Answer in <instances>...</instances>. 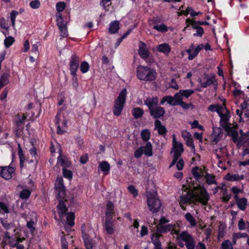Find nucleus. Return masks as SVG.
Masks as SVG:
<instances>
[{"label": "nucleus", "mask_w": 249, "mask_h": 249, "mask_svg": "<svg viewBox=\"0 0 249 249\" xmlns=\"http://www.w3.org/2000/svg\"><path fill=\"white\" fill-rule=\"evenodd\" d=\"M194 189L191 191L185 190L180 196V205L181 208L185 210V208L183 206L188 203L194 204L200 203L202 205H207L210 199V196L206 190L201 185H197L193 187Z\"/></svg>", "instance_id": "nucleus-1"}, {"label": "nucleus", "mask_w": 249, "mask_h": 249, "mask_svg": "<svg viewBox=\"0 0 249 249\" xmlns=\"http://www.w3.org/2000/svg\"><path fill=\"white\" fill-rule=\"evenodd\" d=\"M55 189L57 194L58 197L61 198L59 200V203L57 206V211L60 220L64 224V220L63 217L65 215L68 209L63 201V199L65 196V190L62 178H57L55 183Z\"/></svg>", "instance_id": "nucleus-2"}, {"label": "nucleus", "mask_w": 249, "mask_h": 249, "mask_svg": "<svg viewBox=\"0 0 249 249\" xmlns=\"http://www.w3.org/2000/svg\"><path fill=\"white\" fill-rule=\"evenodd\" d=\"M179 246L183 248L185 245L187 249H195L196 242L194 237L187 231H183L177 235Z\"/></svg>", "instance_id": "nucleus-3"}, {"label": "nucleus", "mask_w": 249, "mask_h": 249, "mask_svg": "<svg viewBox=\"0 0 249 249\" xmlns=\"http://www.w3.org/2000/svg\"><path fill=\"white\" fill-rule=\"evenodd\" d=\"M137 75L141 80L153 81L156 78L157 72L148 67L139 66L137 69Z\"/></svg>", "instance_id": "nucleus-4"}, {"label": "nucleus", "mask_w": 249, "mask_h": 249, "mask_svg": "<svg viewBox=\"0 0 249 249\" xmlns=\"http://www.w3.org/2000/svg\"><path fill=\"white\" fill-rule=\"evenodd\" d=\"M126 95L127 90L124 89L121 91L115 100L113 110L114 115L118 116L121 115L125 103Z\"/></svg>", "instance_id": "nucleus-5"}, {"label": "nucleus", "mask_w": 249, "mask_h": 249, "mask_svg": "<svg viewBox=\"0 0 249 249\" xmlns=\"http://www.w3.org/2000/svg\"><path fill=\"white\" fill-rule=\"evenodd\" d=\"M220 118V125L228 133H229L231 129V125L229 123V120L231 117L229 111L227 109L226 106L222 107L221 111L218 114Z\"/></svg>", "instance_id": "nucleus-6"}, {"label": "nucleus", "mask_w": 249, "mask_h": 249, "mask_svg": "<svg viewBox=\"0 0 249 249\" xmlns=\"http://www.w3.org/2000/svg\"><path fill=\"white\" fill-rule=\"evenodd\" d=\"M173 146L172 152L173 153V160L170 167L174 165L184 151L183 144L181 142L177 141L175 134L173 135Z\"/></svg>", "instance_id": "nucleus-7"}, {"label": "nucleus", "mask_w": 249, "mask_h": 249, "mask_svg": "<svg viewBox=\"0 0 249 249\" xmlns=\"http://www.w3.org/2000/svg\"><path fill=\"white\" fill-rule=\"evenodd\" d=\"M147 202L148 209L152 212H157L161 206L160 201L157 197L156 193H149L147 195Z\"/></svg>", "instance_id": "nucleus-8"}, {"label": "nucleus", "mask_w": 249, "mask_h": 249, "mask_svg": "<svg viewBox=\"0 0 249 249\" xmlns=\"http://www.w3.org/2000/svg\"><path fill=\"white\" fill-rule=\"evenodd\" d=\"M56 123L57 126V133L63 134L65 131V128L67 127V122L63 113L59 112L57 113L56 116Z\"/></svg>", "instance_id": "nucleus-9"}, {"label": "nucleus", "mask_w": 249, "mask_h": 249, "mask_svg": "<svg viewBox=\"0 0 249 249\" xmlns=\"http://www.w3.org/2000/svg\"><path fill=\"white\" fill-rule=\"evenodd\" d=\"M55 16L57 25L58 27L61 36L63 37H66L68 35L66 24L64 23L63 18L61 13H56Z\"/></svg>", "instance_id": "nucleus-10"}, {"label": "nucleus", "mask_w": 249, "mask_h": 249, "mask_svg": "<svg viewBox=\"0 0 249 249\" xmlns=\"http://www.w3.org/2000/svg\"><path fill=\"white\" fill-rule=\"evenodd\" d=\"M24 240V238H19L18 236H15L14 238H12L10 236L9 232L5 233L4 240L5 242H8L10 246L12 247L17 246L18 249H23L24 246L22 245H18L19 242H21Z\"/></svg>", "instance_id": "nucleus-11"}, {"label": "nucleus", "mask_w": 249, "mask_h": 249, "mask_svg": "<svg viewBox=\"0 0 249 249\" xmlns=\"http://www.w3.org/2000/svg\"><path fill=\"white\" fill-rule=\"evenodd\" d=\"M158 232H170L172 234H178L179 232V227L176 225H161L158 226L157 228Z\"/></svg>", "instance_id": "nucleus-12"}, {"label": "nucleus", "mask_w": 249, "mask_h": 249, "mask_svg": "<svg viewBox=\"0 0 249 249\" xmlns=\"http://www.w3.org/2000/svg\"><path fill=\"white\" fill-rule=\"evenodd\" d=\"M15 170V168L12 166L2 167L0 175L3 178L9 179L12 177V174L14 173Z\"/></svg>", "instance_id": "nucleus-13"}, {"label": "nucleus", "mask_w": 249, "mask_h": 249, "mask_svg": "<svg viewBox=\"0 0 249 249\" xmlns=\"http://www.w3.org/2000/svg\"><path fill=\"white\" fill-rule=\"evenodd\" d=\"M79 65V58L76 56H73L70 63L71 73L73 76L75 77L76 71Z\"/></svg>", "instance_id": "nucleus-14"}, {"label": "nucleus", "mask_w": 249, "mask_h": 249, "mask_svg": "<svg viewBox=\"0 0 249 249\" xmlns=\"http://www.w3.org/2000/svg\"><path fill=\"white\" fill-rule=\"evenodd\" d=\"M104 226L106 231L108 234H112L114 233L115 228L112 219L105 218Z\"/></svg>", "instance_id": "nucleus-15"}, {"label": "nucleus", "mask_w": 249, "mask_h": 249, "mask_svg": "<svg viewBox=\"0 0 249 249\" xmlns=\"http://www.w3.org/2000/svg\"><path fill=\"white\" fill-rule=\"evenodd\" d=\"M223 135L222 129L220 127H213V133L212 135V140L216 143L222 138Z\"/></svg>", "instance_id": "nucleus-16"}, {"label": "nucleus", "mask_w": 249, "mask_h": 249, "mask_svg": "<svg viewBox=\"0 0 249 249\" xmlns=\"http://www.w3.org/2000/svg\"><path fill=\"white\" fill-rule=\"evenodd\" d=\"M158 102V99L157 97L148 98L144 101V104L148 107L150 111L157 107L156 106Z\"/></svg>", "instance_id": "nucleus-17"}, {"label": "nucleus", "mask_w": 249, "mask_h": 249, "mask_svg": "<svg viewBox=\"0 0 249 249\" xmlns=\"http://www.w3.org/2000/svg\"><path fill=\"white\" fill-rule=\"evenodd\" d=\"M151 115L155 118L162 116L165 113L164 108L160 107H157L150 111Z\"/></svg>", "instance_id": "nucleus-18"}, {"label": "nucleus", "mask_w": 249, "mask_h": 249, "mask_svg": "<svg viewBox=\"0 0 249 249\" xmlns=\"http://www.w3.org/2000/svg\"><path fill=\"white\" fill-rule=\"evenodd\" d=\"M114 213V207L111 201L107 202V209L106 211L105 218L112 219L113 215Z\"/></svg>", "instance_id": "nucleus-19"}, {"label": "nucleus", "mask_w": 249, "mask_h": 249, "mask_svg": "<svg viewBox=\"0 0 249 249\" xmlns=\"http://www.w3.org/2000/svg\"><path fill=\"white\" fill-rule=\"evenodd\" d=\"M139 54L142 58H146L149 56V52L146 48L145 44L140 42L139 43Z\"/></svg>", "instance_id": "nucleus-20"}, {"label": "nucleus", "mask_w": 249, "mask_h": 249, "mask_svg": "<svg viewBox=\"0 0 249 249\" xmlns=\"http://www.w3.org/2000/svg\"><path fill=\"white\" fill-rule=\"evenodd\" d=\"M157 50L160 53H162L165 55H168L171 52V47L166 43L158 45L157 47Z\"/></svg>", "instance_id": "nucleus-21"}, {"label": "nucleus", "mask_w": 249, "mask_h": 249, "mask_svg": "<svg viewBox=\"0 0 249 249\" xmlns=\"http://www.w3.org/2000/svg\"><path fill=\"white\" fill-rule=\"evenodd\" d=\"M192 174L196 180H198L201 177H204L205 171L202 168L196 166L192 169Z\"/></svg>", "instance_id": "nucleus-22"}, {"label": "nucleus", "mask_w": 249, "mask_h": 249, "mask_svg": "<svg viewBox=\"0 0 249 249\" xmlns=\"http://www.w3.org/2000/svg\"><path fill=\"white\" fill-rule=\"evenodd\" d=\"M186 52L189 54L188 59L190 60L194 59L198 54L195 49V46L193 44H192L189 48L186 50Z\"/></svg>", "instance_id": "nucleus-23"}, {"label": "nucleus", "mask_w": 249, "mask_h": 249, "mask_svg": "<svg viewBox=\"0 0 249 249\" xmlns=\"http://www.w3.org/2000/svg\"><path fill=\"white\" fill-rule=\"evenodd\" d=\"M155 128L157 130L160 135H164L166 132V129L164 126L161 125L159 120H156L155 122Z\"/></svg>", "instance_id": "nucleus-24"}, {"label": "nucleus", "mask_w": 249, "mask_h": 249, "mask_svg": "<svg viewBox=\"0 0 249 249\" xmlns=\"http://www.w3.org/2000/svg\"><path fill=\"white\" fill-rule=\"evenodd\" d=\"M99 168L101 171H102L105 175H107L110 170V165L106 161H104L100 163Z\"/></svg>", "instance_id": "nucleus-25"}, {"label": "nucleus", "mask_w": 249, "mask_h": 249, "mask_svg": "<svg viewBox=\"0 0 249 249\" xmlns=\"http://www.w3.org/2000/svg\"><path fill=\"white\" fill-rule=\"evenodd\" d=\"M215 81L214 76H212L210 77H207L206 79V81L204 82L201 79L199 80V82L200 83L201 86L203 88H206L208 86H210L213 84L214 81Z\"/></svg>", "instance_id": "nucleus-26"}, {"label": "nucleus", "mask_w": 249, "mask_h": 249, "mask_svg": "<svg viewBox=\"0 0 249 249\" xmlns=\"http://www.w3.org/2000/svg\"><path fill=\"white\" fill-rule=\"evenodd\" d=\"M85 225H83L81 227L82 232L83 236L84 238L85 245L86 246L87 249H92V245L90 241H89V239H88L87 237H86V234L85 233Z\"/></svg>", "instance_id": "nucleus-27"}, {"label": "nucleus", "mask_w": 249, "mask_h": 249, "mask_svg": "<svg viewBox=\"0 0 249 249\" xmlns=\"http://www.w3.org/2000/svg\"><path fill=\"white\" fill-rule=\"evenodd\" d=\"M186 220L189 223L191 227H194L196 225L197 222L195 217L189 213L185 214Z\"/></svg>", "instance_id": "nucleus-28"}, {"label": "nucleus", "mask_w": 249, "mask_h": 249, "mask_svg": "<svg viewBox=\"0 0 249 249\" xmlns=\"http://www.w3.org/2000/svg\"><path fill=\"white\" fill-rule=\"evenodd\" d=\"M143 147V153L147 157H151L153 155L152 146L150 142H147Z\"/></svg>", "instance_id": "nucleus-29"}, {"label": "nucleus", "mask_w": 249, "mask_h": 249, "mask_svg": "<svg viewBox=\"0 0 249 249\" xmlns=\"http://www.w3.org/2000/svg\"><path fill=\"white\" fill-rule=\"evenodd\" d=\"M119 29V23L118 21L111 22L109 25V32L111 34L116 33Z\"/></svg>", "instance_id": "nucleus-30"}, {"label": "nucleus", "mask_w": 249, "mask_h": 249, "mask_svg": "<svg viewBox=\"0 0 249 249\" xmlns=\"http://www.w3.org/2000/svg\"><path fill=\"white\" fill-rule=\"evenodd\" d=\"M167 102L171 106H176L173 96H166L160 101V104L163 105L164 103Z\"/></svg>", "instance_id": "nucleus-31"}, {"label": "nucleus", "mask_w": 249, "mask_h": 249, "mask_svg": "<svg viewBox=\"0 0 249 249\" xmlns=\"http://www.w3.org/2000/svg\"><path fill=\"white\" fill-rule=\"evenodd\" d=\"M132 113L135 119H138L142 116L143 111L140 107H135L132 110Z\"/></svg>", "instance_id": "nucleus-32"}, {"label": "nucleus", "mask_w": 249, "mask_h": 249, "mask_svg": "<svg viewBox=\"0 0 249 249\" xmlns=\"http://www.w3.org/2000/svg\"><path fill=\"white\" fill-rule=\"evenodd\" d=\"M226 179L229 181H235V180H241L243 178V176H240L237 174H228L225 177Z\"/></svg>", "instance_id": "nucleus-33"}, {"label": "nucleus", "mask_w": 249, "mask_h": 249, "mask_svg": "<svg viewBox=\"0 0 249 249\" xmlns=\"http://www.w3.org/2000/svg\"><path fill=\"white\" fill-rule=\"evenodd\" d=\"M160 234L158 233H154L151 236V241L154 245V247L161 246L159 240Z\"/></svg>", "instance_id": "nucleus-34"}, {"label": "nucleus", "mask_w": 249, "mask_h": 249, "mask_svg": "<svg viewBox=\"0 0 249 249\" xmlns=\"http://www.w3.org/2000/svg\"><path fill=\"white\" fill-rule=\"evenodd\" d=\"M204 178L207 183L209 185L215 184L216 183L215 180V177L212 174L206 173L205 174Z\"/></svg>", "instance_id": "nucleus-35"}, {"label": "nucleus", "mask_w": 249, "mask_h": 249, "mask_svg": "<svg viewBox=\"0 0 249 249\" xmlns=\"http://www.w3.org/2000/svg\"><path fill=\"white\" fill-rule=\"evenodd\" d=\"M225 105L224 104L223 105H211L209 106L208 107V109L211 111H216L217 114L221 111V109L222 107H224Z\"/></svg>", "instance_id": "nucleus-36"}, {"label": "nucleus", "mask_w": 249, "mask_h": 249, "mask_svg": "<svg viewBox=\"0 0 249 249\" xmlns=\"http://www.w3.org/2000/svg\"><path fill=\"white\" fill-rule=\"evenodd\" d=\"M237 202V204L238 207L241 210H244L246 206L247 205V199L245 198H242L241 199H239L237 197V199H236Z\"/></svg>", "instance_id": "nucleus-37"}, {"label": "nucleus", "mask_w": 249, "mask_h": 249, "mask_svg": "<svg viewBox=\"0 0 249 249\" xmlns=\"http://www.w3.org/2000/svg\"><path fill=\"white\" fill-rule=\"evenodd\" d=\"M74 213L72 212L69 213L67 215V223L70 227L73 226L74 222Z\"/></svg>", "instance_id": "nucleus-38"}, {"label": "nucleus", "mask_w": 249, "mask_h": 249, "mask_svg": "<svg viewBox=\"0 0 249 249\" xmlns=\"http://www.w3.org/2000/svg\"><path fill=\"white\" fill-rule=\"evenodd\" d=\"M57 164L64 167H67L70 165L69 161L67 159H62L61 154L57 158Z\"/></svg>", "instance_id": "nucleus-39"}, {"label": "nucleus", "mask_w": 249, "mask_h": 249, "mask_svg": "<svg viewBox=\"0 0 249 249\" xmlns=\"http://www.w3.org/2000/svg\"><path fill=\"white\" fill-rule=\"evenodd\" d=\"M153 29L160 32H166L168 31L167 27L163 23L154 25L153 26Z\"/></svg>", "instance_id": "nucleus-40"}, {"label": "nucleus", "mask_w": 249, "mask_h": 249, "mask_svg": "<svg viewBox=\"0 0 249 249\" xmlns=\"http://www.w3.org/2000/svg\"><path fill=\"white\" fill-rule=\"evenodd\" d=\"M186 23L187 24L186 26L184 28V30H185L187 28L189 27V25H192V27L195 29H197V28L200 27L198 26L197 24L193 20L189 18H187L186 20Z\"/></svg>", "instance_id": "nucleus-41"}, {"label": "nucleus", "mask_w": 249, "mask_h": 249, "mask_svg": "<svg viewBox=\"0 0 249 249\" xmlns=\"http://www.w3.org/2000/svg\"><path fill=\"white\" fill-rule=\"evenodd\" d=\"M141 137L143 141H147L150 137V132L148 129L142 130L141 132Z\"/></svg>", "instance_id": "nucleus-42"}, {"label": "nucleus", "mask_w": 249, "mask_h": 249, "mask_svg": "<svg viewBox=\"0 0 249 249\" xmlns=\"http://www.w3.org/2000/svg\"><path fill=\"white\" fill-rule=\"evenodd\" d=\"M174 100L175 101V105H178L180 103H181L182 101V96L181 95L180 91L179 90L178 92L176 93L173 96Z\"/></svg>", "instance_id": "nucleus-43"}, {"label": "nucleus", "mask_w": 249, "mask_h": 249, "mask_svg": "<svg viewBox=\"0 0 249 249\" xmlns=\"http://www.w3.org/2000/svg\"><path fill=\"white\" fill-rule=\"evenodd\" d=\"M66 7V4L64 2L60 1L58 2L56 4V9L57 11V13H61L60 12L63 11Z\"/></svg>", "instance_id": "nucleus-44"}, {"label": "nucleus", "mask_w": 249, "mask_h": 249, "mask_svg": "<svg viewBox=\"0 0 249 249\" xmlns=\"http://www.w3.org/2000/svg\"><path fill=\"white\" fill-rule=\"evenodd\" d=\"M89 64L86 61H83L80 65V70L83 73L87 72L89 70Z\"/></svg>", "instance_id": "nucleus-45"}, {"label": "nucleus", "mask_w": 249, "mask_h": 249, "mask_svg": "<svg viewBox=\"0 0 249 249\" xmlns=\"http://www.w3.org/2000/svg\"><path fill=\"white\" fill-rule=\"evenodd\" d=\"M221 249H233L231 242L229 240L223 242L221 245Z\"/></svg>", "instance_id": "nucleus-46"}, {"label": "nucleus", "mask_w": 249, "mask_h": 249, "mask_svg": "<svg viewBox=\"0 0 249 249\" xmlns=\"http://www.w3.org/2000/svg\"><path fill=\"white\" fill-rule=\"evenodd\" d=\"M181 95L183 97L188 98L192 94L194 93V91L192 89L180 90Z\"/></svg>", "instance_id": "nucleus-47"}, {"label": "nucleus", "mask_w": 249, "mask_h": 249, "mask_svg": "<svg viewBox=\"0 0 249 249\" xmlns=\"http://www.w3.org/2000/svg\"><path fill=\"white\" fill-rule=\"evenodd\" d=\"M26 119V116L23 115L22 116H18L16 118L17 125L19 126L20 124L24 123Z\"/></svg>", "instance_id": "nucleus-48"}, {"label": "nucleus", "mask_w": 249, "mask_h": 249, "mask_svg": "<svg viewBox=\"0 0 249 249\" xmlns=\"http://www.w3.org/2000/svg\"><path fill=\"white\" fill-rule=\"evenodd\" d=\"M246 140L243 143L244 146L246 147L243 153L244 156L249 154V138H246Z\"/></svg>", "instance_id": "nucleus-49"}, {"label": "nucleus", "mask_w": 249, "mask_h": 249, "mask_svg": "<svg viewBox=\"0 0 249 249\" xmlns=\"http://www.w3.org/2000/svg\"><path fill=\"white\" fill-rule=\"evenodd\" d=\"M182 14L185 15L190 14L192 17H195L198 15L199 13L195 12L191 8H188L185 11H182Z\"/></svg>", "instance_id": "nucleus-50"}, {"label": "nucleus", "mask_w": 249, "mask_h": 249, "mask_svg": "<svg viewBox=\"0 0 249 249\" xmlns=\"http://www.w3.org/2000/svg\"><path fill=\"white\" fill-rule=\"evenodd\" d=\"M31 195V192L27 189L23 190L20 194V197L22 199L28 198Z\"/></svg>", "instance_id": "nucleus-51"}, {"label": "nucleus", "mask_w": 249, "mask_h": 249, "mask_svg": "<svg viewBox=\"0 0 249 249\" xmlns=\"http://www.w3.org/2000/svg\"><path fill=\"white\" fill-rule=\"evenodd\" d=\"M29 5L33 9H37L40 7V2L39 0H34L30 2Z\"/></svg>", "instance_id": "nucleus-52"}, {"label": "nucleus", "mask_w": 249, "mask_h": 249, "mask_svg": "<svg viewBox=\"0 0 249 249\" xmlns=\"http://www.w3.org/2000/svg\"><path fill=\"white\" fill-rule=\"evenodd\" d=\"M14 42V38L10 36L6 37L4 40V45L6 48H8L13 44Z\"/></svg>", "instance_id": "nucleus-53"}, {"label": "nucleus", "mask_w": 249, "mask_h": 249, "mask_svg": "<svg viewBox=\"0 0 249 249\" xmlns=\"http://www.w3.org/2000/svg\"><path fill=\"white\" fill-rule=\"evenodd\" d=\"M186 142V143L187 146L192 148L191 151L193 152H195V145L193 143V141L192 137H190L186 140H185Z\"/></svg>", "instance_id": "nucleus-54"}, {"label": "nucleus", "mask_w": 249, "mask_h": 249, "mask_svg": "<svg viewBox=\"0 0 249 249\" xmlns=\"http://www.w3.org/2000/svg\"><path fill=\"white\" fill-rule=\"evenodd\" d=\"M128 190L129 193L133 195L134 197L138 196V191L136 188L133 185H130L128 187Z\"/></svg>", "instance_id": "nucleus-55"}, {"label": "nucleus", "mask_w": 249, "mask_h": 249, "mask_svg": "<svg viewBox=\"0 0 249 249\" xmlns=\"http://www.w3.org/2000/svg\"><path fill=\"white\" fill-rule=\"evenodd\" d=\"M18 15V12L16 11H13L10 14V19L12 22V25L13 27L15 25V19L17 16Z\"/></svg>", "instance_id": "nucleus-56"}, {"label": "nucleus", "mask_w": 249, "mask_h": 249, "mask_svg": "<svg viewBox=\"0 0 249 249\" xmlns=\"http://www.w3.org/2000/svg\"><path fill=\"white\" fill-rule=\"evenodd\" d=\"M144 154L143 153V147L142 146H141L139 148H138L134 153V156L136 158H139L141 156Z\"/></svg>", "instance_id": "nucleus-57"}, {"label": "nucleus", "mask_w": 249, "mask_h": 249, "mask_svg": "<svg viewBox=\"0 0 249 249\" xmlns=\"http://www.w3.org/2000/svg\"><path fill=\"white\" fill-rule=\"evenodd\" d=\"M8 213L9 211L7 206L4 203L0 202V213L4 214Z\"/></svg>", "instance_id": "nucleus-58"}, {"label": "nucleus", "mask_w": 249, "mask_h": 249, "mask_svg": "<svg viewBox=\"0 0 249 249\" xmlns=\"http://www.w3.org/2000/svg\"><path fill=\"white\" fill-rule=\"evenodd\" d=\"M9 75L7 73L3 74L0 77V82L3 85H5L8 83V78Z\"/></svg>", "instance_id": "nucleus-59"}, {"label": "nucleus", "mask_w": 249, "mask_h": 249, "mask_svg": "<svg viewBox=\"0 0 249 249\" xmlns=\"http://www.w3.org/2000/svg\"><path fill=\"white\" fill-rule=\"evenodd\" d=\"M38 46L39 43L37 42L32 45L31 50L32 53L35 54H37L38 53Z\"/></svg>", "instance_id": "nucleus-60"}, {"label": "nucleus", "mask_w": 249, "mask_h": 249, "mask_svg": "<svg viewBox=\"0 0 249 249\" xmlns=\"http://www.w3.org/2000/svg\"><path fill=\"white\" fill-rule=\"evenodd\" d=\"M247 226L248 225L247 224V223H245V221L243 219H240V221H239L238 228L239 230H243L246 228L247 229Z\"/></svg>", "instance_id": "nucleus-61"}, {"label": "nucleus", "mask_w": 249, "mask_h": 249, "mask_svg": "<svg viewBox=\"0 0 249 249\" xmlns=\"http://www.w3.org/2000/svg\"><path fill=\"white\" fill-rule=\"evenodd\" d=\"M35 224V222L33 220H30L27 223V226L30 229L31 232H33L35 230L34 226Z\"/></svg>", "instance_id": "nucleus-62"}, {"label": "nucleus", "mask_w": 249, "mask_h": 249, "mask_svg": "<svg viewBox=\"0 0 249 249\" xmlns=\"http://www.w3.org/2000/svg\"><path fill=\"white\" fill-rule=\"evenodd\" d=\"M63 176L65 178H71L72 177V173L71 172L70 170L65 169L63 168Z\"/></svg>", "instance_id": "nucleus-63"}, {"label": "nucleus", "mask_w": 249, "mask_h": 249, "mask_svg": "<svg viewBox=\"0 0 249 249\" xmlns=\"http://www.w3.org/2000/svg\"><path fill=\"white\" fill-rule=\"evenodd\" d=\"M177 168L178 170H181L184 166V161L182 159H179L178 161H177Z\"/></svg>", "instance_id": "nucleus-64"}]
</instances>
